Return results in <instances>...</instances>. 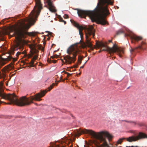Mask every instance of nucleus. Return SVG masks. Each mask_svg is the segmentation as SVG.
<instances>
[{
  "label": "nucleus",
  "mask_w": 147,
  "mask_h": 147,
  "mask_svg": "<svg viewBox=\"0 0 147 147\" xmlns=\"http://www.w3.org/2000/svg\"><path fill=\"white\" fill-rule=\"evenodd\" d=\"M55 84L53 83L48 88V90L41 91L34 95V96H30L29 98L23 96L18 98L14 94H5L3 92L2 88L3 84L0 83V104L5 103L6 104H14L20 106L30 105L33 103V100L40 101L42 99L40 98L44 96L48 91H50L53 88Z\"/></svg>",
  "instance_id": "obj_1"
},
{
  "label": "nucleus",
  "mask_w": 147,
  "mask_h": 147,
  "mask_svg": "<svg viewBox=\"0 0 147 147\" xmlns=\"http://www.w3.org/2000/svg\"><path fill=\"white\" fill-rule=\"evenodd\" d=\"M113 0H98L97 5L94 10H78V13L81 18H85L88 16L92 22L104 25L107 23L104 15L109 14L108 5L113 4Z\"/></svg>",
  "instance_id": "obj_2"
},
{
  "label": "nucleus",
  "mask_w": 147,
  "mask_h": 147,
  "mask_svg": "<svg viewBox=\"0 0 147 147\" xmlns=\"http://www.w3.org/2000/svg\"><path fill=\"white\" fill-rule=\"evenodd\" d=\"M111 42L112 40H109L108 41V42H106L105 43L103 42L98 43L97 44V47L104 48L102 51H105L108 52L110 54L117 52V54L120 57H122V54L124 53L122 49L118 47L116 44H114L112 47H110L107 46L109 43Z\"/></svg>",
  "instance_id": "obj_3"
},
{
  "label": "nucleus",
  "mask_w": 147,
  "mask_h": 147,
  "mask_svg": "<svg viewBox=\"0 0 147 147\" xmlns=\"http://www.w3.org/2000/svg\"><path fill=\"white\" fill-rule=\"evenodd\" d=\"M77 44L70 46L67 50V53L69 54L64 57L65 63L70 64L74 63L76 59L77 55L79 53V50L77 48Z\"/></svg>",
  "instance_id": "obj_4"
},
{
  "label": "nucleus",
  "mask_w": 147,
  "mask_h": 147,
  "mask_svg": "<svg viewBox=\"0 0 147 147\" xmlns=\"http://www.w3.org/2000/svg\"><path fill=\"white\" fill-rule=\"evenodd\" d=\"M90 35H92L93 37L95 36V30L93 26H89L86 28V42H83L82 47L83 48H86V47H90L92 50L94 49V47L90 41V38L89 36Z\"/></svg>",
  "instance_id": "obj_5"
},
{
  "label": "nucleus",
  "mask_w": 147,
  "mask_h": 147,
  "mask_svg": "<svg viewBox=\"0 0 147 147\" xmlns=\"http://www.w3.org/2000/svg\"><path fill=\"white\" fill-rule=\"evenodd\" d=\"M35 1L36 5L30 15H35L34 13L36 11L37 12V15H39L41 9H42V5L40 0H35Z\"/></svg>",
  "instance_id": "obj_6"
},
{
  "label": "nucleus",
  "mask_w": 147,
  "mask_h": 147,
  "mask_svg": "<svg viewBox=\"0 0 147 147\" xmlns=\"http://www.w3.org/2000/svg\"><path fill=\"white\" fill-rule=\"evenodd\" d=\"M143 138H147V136L141 132L139 133L138 135L136 136H131L127 139V140L129 142L135 141Z\"/></svg>",
  "instance_id": "obj_7"
},
{
  "label": "nucleus",
  "mask_w": 147,
  "mask_h": 147,
  "mask_svg": "<svg viewBox=\"0 0 147 147\" xmlns=\"http://www.w3.org/2000/svg\"><path fill=\"white\" fill-rule=\"evenodd\" d=\"M18 49L21 51L23 49V45L20 43H17L16 45H15L13 48L11 49L9 52V54L10 55H13L14 53V51L17 50Z\"/></svg>",
  "instance_id": "obj_8"
},
{
  "label": "nucleus",
  "mask_w": 147,
  "mask_h": 147,
  "mask_svg": "<svg viewBox=\"0 0 147 147\" xmlns=\"http://www.w3.org/2000/svg\"><path fill=\"white\" fill-rule=\"evenodd\" d=\"M71 22L74 26L78 29L79 34L80 35V37L81 39H82L83 38V34L82 32V31L84 29V27L79 25L78 23L73 20H71Z\"/></svg>",
  "instance_id": "obj_9"
},
{
  "label": "nucleus",
  "mask_w": 147,
  "mask_h": 147,
  "mask_svg": "<svg viewBox=\"0 0 147 147\" xmlns=\"http://www.w3.org/2000/svg\"><path fill=\"white\" fill-rule=\"evenodd\" d=\"M46 2L47 4V8L50 11L52 12H56L57 10L51 0H46Z\"/></svg>",
  "instance_id": "obj_10"
},
{
  "label": "nucleus",
  "mask_w": 147,
  "mask_h": 147,
  "mask_svg": "<svg viewBox=\"0 0 147 147\" xmlns=\"http://www.w3.org/2000/svg\"><path fill=\"white\" fill-rule=\"evenodd\" d=\"M145 45V43L144 42L142 41V42L141 45L139 46L138 47H136L134 49L131 48V49L130 50V52L132 54V53L134 52L135 50H136L138 49H139L142 50L145 49H146Z\"/></svg>",
  "instance_id": "obj_11"
},
{
  "label": "nucleus",
  "mask_w": 147,
  "mask_h": 147,
  "mask_svg": "<svg viewBox=\"0 0 147 147\" xmlns=\"http://www.w3.org/2000/svg\"><path fill=\"white\" fill-rule=\"evenodd\" d=\"M131 38L132 43H134V41L138 42L142 40L143 38L141 36H138L136 35H133L131 36Z\"/></svg>",
  "instance_id": "obj_12"
},
{
  "label": "nucleus",
  "mask_w": 147,
  "mask_h": 147,
  "mask_svg": "<svg viewBox=\"0 0 147 147\" xmlns=\"http://www.w3.org/2000/svg\"><path fill=\"white\" fill-rule=\"evenodd\" d=\"M39 52V51L36 49H34L32 52V56L34 55V54L35 53L36 55L32 59H34V60L36 59H37L38 55L37 54Z\"/></svg>",
  "instance_id": "obj_13"
},
{
  "label": "nucleus",
  "mask_w": 147,
  "mask_h": 147,
  "mask_svg": "<svg viewBox=\"0 0 147 147\" xmlns=\"http://www.w3.org/2000/svg\"><path fill=\"white\" fill-rule=\"evenodd\" d=\"M131 124H133L134 125H137L140 126H144V124L142 122H136V121H132L131 122Z\"/></svg>",
  "instance_id": "obj_14"
},
{
  "label": "nucleus",
  "mask_w": 147,
  "mask_h": 147,
  "mask_svg": "<svg viewBox=\"0 0 147 147\" xmlns=\"http://www.w3.org/2000/svg\"><path fill=\"white\" fill-rule=\"evenodd\" d=\"M4 34L3 32H0V41H2L4 40Z\"/></svg>",
  "instance_id": "obj_15"
},
{
  "label": "nucleus",
  "mask_w": 147,
  "mask_h": 147,
  "mask_svg": "<svg viewBox=\"0 0 147 147\" xmlns=\"http://www.w3.org/2000/svg\"><path fill=\"white\" fill-rule=\"evenodd\" d=\"M84 58L83 56H82L80 55H78V62L79 64H81V63L82 61Z\"/></svg>",
  "instance_id": "obj_16"
},
{
  "label": "nucleus",
  "mask_w": 147,
  "mask_h": 147,
  "mask_svg": "<svg viewBox=\"0 0 147 147\" xmlns=\"http://www.w3.org/2000/svg\"><path fill=\"white\" fill-rule=\"evenodd\" d=\"M34 60L32 59L31 62L29 63L30 64V67H34Z\"/></svg>",
  "instance_id": "obj_17"
},
{
  "label": "nucleus",
  "mask_w": 147,
  "mask_h": 147,
  "mask_svg": "<svg viewBox=\"0 0 147 147\" xmlns=\"http://www.w3.org/2000/svg\"><path fill=\"white\" fill-rule=\"evenodd\" d=\"M124 139H125L124 138H121L119 139L117 142V144H121L123 141V140H124Z\"/></svg>",
  "instance_id": "obj_18"
},
{
  "label": "nucleus",
  "mask_w": 147,
  "mask_h": 147,
  "mask_svg": "<svg viewBox=\"0 0 147 147\" xmlns=\"http://www.w3.org/2000/svg\"><path fill=\"white\" fill-rule=\"evenodd\" d=\"M12 67H13L12 63H11L10 64L8 65L7 66V68L6 69H10V67L12 68Z\"/></svg>",
  "instance_id": "obj_19"
},
{
  "label": "nucleus",
  "mask_w": 147,
  "mask_h": 147,
  "mask_svg": "<svg viewBox=\"0 0 147 147\" xmlns=\"http://www.w3.org/2000/svg\"><path fill=\"white\" fill-rule=\"evenodd\" d=\"M59 20L60 22H64V24H66V22L64 20L63 18H59Z\"/></svg>",
  "instance_id": "obj_20"
},
{
  "label": "nucleus",
  "mask_w": 147,
  "mask_h": 147,
  "mask_svg": "<svg viewBox=\"0 0 147 147\" xmlns=\"http://www.w3.org/2000/svg\"><path fill=\"white\" fill-rule=\"evenodd\" d=\"M121 121H125L126 122L129 123L131 124V122L132 121H131V120L127 121V120H122Z\"/></svg>",
  "instance_id": "obj_21"
},
{
  "label": "nucleus",
  "mask_w": 147,
  "mask_h": 147,
  "mask_svg": "<svg viewBox=\"0 0 147 147\" xmlns=\"http://www.w3.org/2000/svg\"><path fill=\"white\" fill-rule=\"evenodd\" d=\"M63 72H64L65 73V74H67L68 77L69 76H70L72 74H69V73L66 71H63Z\"/></svg>",
  "instance_id": "obj_22"
},
{
  "label": "nucleus",
  "mask_w": 147,
  "mask_h": 147,
  "mask_svg": "<svg viewBox=\"0 0 147 147\" xmlns=\"http://www.w3.org/2000/svg\"><path fill=\"white\" fill-rule=\"evenodd\" d=\"M123 33V31H118L117 33V35H119V34H121L122 33Z\"/></svg>",
  "instance_id": "obj_23"
},
{
  "label": "nucleus",
  "mask_w": 147,
  "mask_h": 147,
  "mask_svg": "<svg viewBox=\"0 0 147 147\" xmlns=\"http://www.w3.org/2000/svg\"><path fill=\"white\" fill-rule=\"evenodd\" d=\"M63 17L65 18H68V16L67 15L65 14L63 16Z\"/></svg>",
  "instance_id": "obj_24"
},
{
  "label": "nucleus",
  "mask_w": 147,
  "mask_h": 147,
  "mask_svg": "<svg viewBox=\"0 0 147 147\" xmlns=\"http://www.w3.org/2000/svg\"><path fill=\"white\" fill-rule=\"evenodd\" d=\"M78 66V65H74L73 66H72V67H70V69L73 68V67H74V68L77 67Z\"/></svg>",
  "instance_id": "obj_25"
},
{
  "label": "nucleus",
  "mask_w": 147,
  "mask_h": 147,
  "mask_svg": "<svg viewBox=\"0 0 147 147\" xmlns=\"http://www.w3.org/2000/svg\"><path fill=\"white\" fill-rule=\"evenodd\" d=\"M7 20V19H5L2 20L1 22H0V24H3L5 23L4 21L5 20Z\"/></svg>",
  "instance_id": "obj_26"
},
{
  "label": "nucleus",
  "mask_w": 147,
  "mask_h": 147,
  "mask_svg": "<svg viewBox=\"0 0 147 147\" xmlns=\"http://www.w3.org/2000/svg\"><path fill=\"white\" fill-rule=\"evenodd\" d=\"M21 53L20 52H18L16 54V56H17V57H18V56Z\"/></svg>",
  "instance_id": "obj_27"
},
{
  "label": "nucleus",
  "mask_w": 147,
  "mask_h": 147,
  "mask_svg": "<svg viewBox=\"0 0 147 147\" xmlns=\"http://www.w3.org/2000/svg\"><path fill=\"white\" fill-rule=\"evenodd\" d=\"M58 55H55V56H53L52 57L53 58H57L58 57Z\"/></svg>",
  "instance_id": "obj_28"
},
{
  "label": "nucleus",
  "mask_w": 147,
  "mask_h": 147,
  "mask_svg": "<svg viewBox=\"0 0 147 147\" xmlns=\"http://www.w3.org/2000/svg\"><path fill=\"white\" fill-rule=\"evenodd\" d=\"M67 71H71L70 69V68H67Z\"/></svg>",
  "instance_id": "obj_29"
},
{
  "label": "nucleus",
  "mask_w": 147,
  "mask_h": 147,
  "mask_svg": "<svg viewBox=\"0 0 147 147\" xmlns=\"http://www.w3.org/2000/svg\"><path fill=\"white\" fill-rule=\"evenodd\" d=\"M52 62H53V63H56V61H55V60H53V61H52Z\"/></svg>",
  "instance_id": "obj_30"
},
{
  "label": "nucleus",
  "mask_w": 147,
  "mask_h": 147,
  "mask_svg": "<svg viewBox=\"0 0 147 147\" xmlns=\"http://www.w3.org/2000/svg\"><path fill=\"white\" fill-rule=\"evenodd\" d=\"M46 32H48V33H49V34H51V33L50 32H49L48 31H47Z\"/></svg>",
  "instance_id": "obj_31"
},
{
  "label": "nucleus",
  "mask_w": 147,
  "mask_h": 147,
  "mask_svg": "<svg viewBox=\"0 0 147 147\" xmlns=\"http://www.w3.org/2000/svg\"><path fill=\"white\" fill-rule=\"evenodd\" d=\"M84 66V65L83 66H82L81 67H80V68H83Z\"/></svg>",
  "instance_id": "obj_32"
},
{
  "label": "nucleus",
  "mask_w": 147,
  "mask_h": 147,
  "mask_svg": "<svg viewBox=\"0 0 147 147\" xmlns=\"http://www.w3.org/2000/svg\"><path fill=\"white\" fill-rule=\"evenodd\" d=\"M73 145L72 144H71L70 146L69 147H72Z\"/></svg>",
  "instance_id": "obj_33"
},
{
  "label": "nucleus",
  "mask_w": 147,
  "mask_h": 147,
  "mask_svg": "<svg viewBox=\"0 0 147 147\" xmlns=\"http://www.w3.org/2000/svg\"><path fill=\"white\" fill-rule=\"evenodd\" d=\"M88 61V60H87L85 62V63L84 64V65Z\"/></svg>",
  "instance_id": "obj_34"
},
{
  "label": "nucleus",
  "mask_w": 147,
  "mask_h": 147,
  "mask_svg": "<svg viewBox=\"0 0 147 147\" xmlns=\"http://www.w3.org/2000/svg\"><path fill=\"white\" fill-rule=\"evenodd\" d=\"M88 61V60H87L85 62V63L84 64V65Z\"/></svg>",
  "instance_id": "obj_35"
},
{
  "label": "nucleus",
  "mask_w": 147,
  "mask_h": 147,
  "mask_svg": "<svg viewBox=\"0 0 147 147\" xmlns=\"http://www.w3.org/2000/svg\"><path fill=\"white\" fill-rule=\"evenodd\" d=\"M102 51V50H100V51H99V53H100V52H101V51Z\"/></svg>",
  "instance_id": "obj_36"
},
{
  "label": "nucleus",
  "mask_w": 147,
  "mask_h": 147,
  "mask_svg": "<svg viewBox=\"0 0 147 147\" xmlns=\"http://www.w3.org/2000/svg\"><path fill=\"white\" fill-rule=\"evenodd\" d=\"M60 79L61 80H62V76L60 77Z\"/></svg>",
  "instance_id": "obj_37"
},
{
  "label": "nucleus",
  "mask_w": 147,
  "mask_h": 147,
  "mask_svg": "<svg viewBox=\"0 0 147 147\" xmlns=\"http://www.w3.org/2000/svg\"><path fill=\"white\" fill-rule=\"evenodd\" d=\"M89 59H90V57H88V60H87L88 61Z\"/></svg>",
  "instance_id": "obj_38"
},
{
  "label": "nucleus",
  "mask_w": 147,
  "mask_h": 147,
  "mask_svg": "<svg viewBox=\"0 0 147 147\" xmlns=\"http://www.w3.org/2000/svg\"><path fill=\"white\" fill-rule=\"evenodd\" d=\"M61 82V80H59V81H58V82Z\"/></svg>",
  "instance_id": "obj_39"
},
{
  "label": "nucleus",
  "mask_w": 147,
  "mask_h": 147,
  "mask_svg": "<svg viewBox=\"0 0 147 147\" xmlns=\"http://www.w3.org/2000/svg\"><path fill=\"white\" fill-rule=\"evenodd\" d=\"M49 59H48L47 61L48 62H49Z\"/></svg>",
  "instance_id": "obj_40"
},
{
  "label": "nucleus",
  "mask_w": 147,
  "mask_h": 147,
  "mask_svg": "<svg viewBox=\"0 0 147 147\" xmlns=\"http://www.w3.org/2000/svg\"><path fill=\"white\" fill-rule=\"evenodd\" d=\"M22 53H23V54H24V51H23V52H22Z\"/></svg>",
  "instance_id": "obj_41"
},
{
  "label": "nucleus",
  "mask_w": 147,
  "mask_h": 147,
  "mask_svg": "<svg viewBox=\"0 0 147 147\" xmlns=\"http://www.w3.org/2000/svg\"><path fill=\"white\" fill-rule=\"evenodd\" d=\"M64 80H62L63 81H64Z\"/></svg>",
  "instance_id": "obj_42"
},
{
  "label": "nucleus",
  "mask_w": 147,
  "mask_h": 147,
  "mask_svg": "<svg viewBox=\"0 0 147 147\" xmlns=\"http://www.w3.org/2000/svg\"><path fill=\"white\" fill-rule=\"evenodd\" d=\"M35 105H37V103H35Z\"/></svg>",
  "instance_id": "obj_43"
},
{
  "label": "nucleus",
  "mask_w": 147,
  "mask_h": 147,
  "mask_svg": "<svg viewBox=\"0 0 147 147\" xmlns=\"http://www.w3.org/2000/svg\"><path fill=\"white\" fill-rule=\"evenodd\" d=\"M62 61H63V62H64V61H63V60H62Z\"/></svg>",
  "instance_id": "obj_44"
}]
</instances>
